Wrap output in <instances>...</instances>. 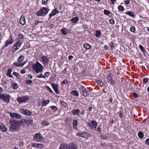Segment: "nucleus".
<instances>
[{"label": "nucleus", "instance_id": "49530a36", "mask_svg": "<svg viewBox=\"0 0 149 149\" xmlns=\"http://www.w3.org/2000/svg\"><path fill=\"white\" fill-rule=\"evenodd\" d=\"M46 87L47 88V90L49 92L51 93H53V92L49 87L48 86H46Z\"/></svg>", "mask_w": 149, "mask_h": 149}, {"label": "nucleus", "instance_id": "680f3d73", "mask_svg": "<svg viewBox=\"0 0 149 149\" xmlns=\"http://www.w3.org/2000/svg\"><path fill=\"white\" fill-rule=\"evenodd\" d=\"M73 56L72 55H70L68 57V59L69 61H71L73 58Z\"/></svg>", "mask_w": 149, "mask_h": 149}, {"label": "nucleus", "instance_id": "ea45409f", "mask_svg": "<svg viewBox=\"0 0 149 149\" xmlns=\"http://www.w3.org/2000/svg\"><path fill=\"white\" fill-rule=\"evenodd\" d=\"M104 14L107 15H109L111 13V12L106 9H105L104 10Z\"/></svg>", "mask_w": 149, "mask_h": 149}, {"label": "nucleus", "instance_id": "052dcab7", "mask_svg": "<svg viewBox=\"0 0 149 149\" xmlns=\"http://www.w3.org/2000/svg\"><path fill=\"white\" fill-rule=\"evenodd\" d=\"M19 38L21 39H23L24 38V37L23 35L22 34H19L18 35Z\"/></svg>", "mask_w": 149, "mask_h": 149}, {"label": "nucleus", "instance_id": "7ed1b4c3", "mask_svg": "<svg viewBox=\"0 0 149 149\" xmlns=\"http://www.w3.org/2000/svg\"><path fill=\"white\" fill-rule=\"evenodd\" d=\"M29 99V96L27 95H26L17 97V100L19 104H22L23 103L27 102Z\"/></svg>", "mask_w": 149, "mask_h": 149}, {"label": "nucleus", "instance_id": "5701e85b", "mask_svg": "<svg viewBox=\"0 0 149 149\" xmlns=\"http://www.w3.org/2000/svg\"><path fill=\"white\" fill-rule=\"evenodd\" d=\"M0 129L3 132H6L7 130V127L3 124H2L0 125Z\"/></svg>", "mask_w": 149, "mask_h": 149}, {"label": "nucleus", "instance_id": "338daca9", "mask_svg": "<svg viewBox=\"0 0 149 149\" xmlns=\"http://www.w3.org/2000/svg\"><path fill=\"white\" fill-rule=\"evenodd\" d=\"M145 143L149 146V139H147L146 140Z\"/></svg>", "mask_w": 149, "mask_h": 149}, {"label": "nucleus", "instance_id": "e2e57ef3", "mask_svg": "<svg viewBox=\"0 0 149 149\" xmlns=\"http://www.w3.org/2000/svg\"><path fill=\"white\" fill-rule=\"evenodd\" d=\"M123 113L122 112H120L119 116L121 118H123Z\"/></svg>", "mask_w": 149, "mask_h": 149}, {"label": "nucleus", "instance_id": "72a5a7b5", "mask_svg": "<svg viewBox=\"0 0 149 149\" xmlns=\"http://www.w3.org/2000/svg\"><path fill=\"white\" fill-rule=\"evenodd\" d=\"M12 86L14 89H16L18 88V85L16 83H13L12 85Z\"/></svg>", "mask_w": 149, "mask_h": 149}, {"label": "nucleus", "instance_id": "774afa93", "mask_svg": "<svg viewBox=\"0 0 149 149\" xmlns=\"http://www.w3.org/2000/svg\"><path fill=\"white\" fill-rule=\"evenodd\" d=\"M125 3L127 5H128L130 3V2L129 0H126L125 1Z\"/></svg>", "mask_w": 149, "mask_h": 149}, {"label": "nucleus", "instance_id": "bb28decb", "mask_svg": "<svg viewBox=\"0 0 149 149\" xmlns=\"http://www.w3.org/2000/svg\"><path fill=\"white\" fill-rule=\"evenodd\" d=\"M24 59V57L23 55L20 56L17 59L18 61L21 63L23 61Z\"/></svg>", "mask_w": 149, "mask_h": 149}, {"label": "nucleus", "instance_id": "473e14b6", "mask_svg": "<svg viewBox=\"0 0 149 149\" xmlns=\"http://www.w3.org/2000/svg\"><path fill=\"white\" fill-rule=\"evenodd\" d=\"M71 94H72L73 95H74L76 96H79V93L76 90L72 91H71Z\"/></svg>", "mask_w": 149, "mask_h": 149}, {"label": "nucleus", "instance_id": "393cba45", "mask_svg": "<svg viewBox=\"0 0 149 149\" xmlns=\"http://www.w3.org/2000/svg\"><path fill=\"white\" fill-rule=\"evenodd\" d=\"M59 149H68V145L61 144Z\"/></svg>", "mask_w": 149, "mask_h": 149}, {"label": "nucleus", "instance_id": "6e6d98bb", "mask_svg": "<svg viewBox=\"0 0 149 149\" xmlns=\"http://www.w3.org/2000/svg\"><path fill=\"white\" fill-rule=\"evenodd\" d=\"M36 77L39 78H43L45 79L44 75H43L42 73L40 74V75H38Z\"/></svg>", "mask_w": 149, "mask_h": 149}, {"label": "nucleus", "instance_id": "8fccbe9b", "mask_svg": "<svg viewBox=\"0 0 149 149\" xmlns=\"http://www.w3.org/2000/svg\"><path fill=\"white\" fill-rule=\"evenodd\" d=\"M52 12L53 13L54 15H55L56 14L58 13V11L57 9H55L54 10H53L52 11Z\"/></svg>", "mask_w": 149, "mask_h": 149}, {"label": "nucleus", "instance_id": "4d7b16f0", "mask_svg": "<svg viewBox=\"0 0 149 149\" xmlns=\"http://www.w3.org/2000/svg\"><path fill=\"white\" fill-rule=\"evenodd\" d=\"M132 95L135 98H137L138 97V94L135 92L133 93Z\"/></svg>", "mask_w": 149, "mask_h": 149}, {"label": "nucleus", "instance_id": "5fc2aeb1", "mask_svg": "<svg viewBox=\"0 0 149 149\" xmlns=\"http://www.w3.org/2000/svg\"><path fill=\"white\" fill-rule=\"evenodd\" d=\"M109 46L111 49H112L114 47V43L113 42L111 41L109 42Z\"/></svg>", "mask_w": 149, "mask_h": 149}, {"label": "nucleus", "instance_id": "a211bd4d", "mask_svg": "<svg viewBox=\"0 0 149 149\" xmlns=\"http://www.w3.org/2000/svg\"><path fill=\"white\" fill-rule=\"evenodd\" d=\"M19 23L22 25H24L25 24L26 21L24 16H22L20 18Z\"/></svg>", "mask_w": 149, "mask_h": 149}, {"label": "nucleus", "instance_id": "c9c22d12", "mask_svg": "<svg viewBox=\"0 0 149 149\" xmlns=\"http://www.w3.org/2000/svg\"><path fill=\"white\" fill-rule=\"evenodd\" d=\"M79 88L81 90L82 92L84 91L86 89L85 87L82 85H80L79 86Z\"/></svg>", "mask_w": 149, "mask_h": 149}, {"label": "nucleus", "instance_id": "6e6552de", "mask_svg": "<svg viewBox=\"0 0 149 149\" xmlns=\"http://www.w3.org/2000/svg\"><path fill=\"white\" fill-rule=\"evenodd\" d=\"M19 112L24 115L30 116L32 114V112L28 109H21L19 110Z\"/></svg>", "mask_w": 149, "mask_h": 149}, {"label": "nucleus", "instance_id": "0eeeda50", "mask_svg": "<svg viewBox=\"0 0 149 149\" xmlns=\"http://www.w3.org/2000/svg\"><path fill=\"white\" fill-rule=\"evenodd\" d=\"M87 125L91 130H93L94 128L95 129L96 128L98 124L96 121L93 120L91 122V123H88Z\"/></svg>", "mask_w": 149, "mask_h": 149}, {"label": "nucleus", "instance_id": "c03bdc74", "mask_svg": "<svg viewBox=\"0 0 149 149\" xmlns=\"http://www.w3.org/2000/svg\"><path fill=\"white\" fill-rule=\"evenodd\" d=\"M19 49V48L16 47V45H14L13 47V51L14 52H15Z\"/></svg>", "mask_w": 149, "mask_h": 149}, {"label": "nucleus", "instance_id": "dca6fc26", "mask_svg": "<svg viewBox=\"0 0 149 149\" xmlns=\"http://www.w3.org/2000/svg\"><path fill=\"white\" fill-rule=\"evenodd\" d=\"M15 40L17 42H15L14 45H16V47L20 48L22 45V42L18 38L16 39Z\"/></svg>", "mask_w": 149, "mask_h": 149}, {"label": "nucleus", "instance_id": "4468645a", "mask_svg": "<svg viewBox=\"0 0 149 149\" xmlns=\"http://www.w3.org/2000/svg\"><path fill=\"white\" fill-rule=\"evenodd\" d=\"M61 32L63 35H66L70 33V31L65 28H63L61 30Z\"/></svg>", "mask_w": 149, "mask_h": 149}, {"label": "nucleus", "instance_id": "cd10ccee", "mask_svg": "<svg viewBox=\"0 0 149 149\" xmlns=\"http://www.w3.org/2000/svg\"><path fill=\"white\" fill-rule=\"evenodd\" d=\"M83 47L87 49H89L91 47V46L89 44L87 43L84 44Z\"/></svg>", "mask_w": 149, "mask_h": 149}, {"label": "nucleus", "instance_id": "37998d69", "mask_svg": "<svg viewBox=\"0 0 149 149\" xmlns=\"http://www.w3.org/2000/svg\"><path fill=\"white\" fill-rule=\"evenodd\" d=\"M50 74V73L49 72H46L44 74L45 79L46 77L48 78Z\"/></svg>", "mask_w": 149, "mask_h": 149}, {"label": "nucleus", "instance_id": "f8f14e48", "mask_svg": "<svg viewBox=\"0 0 149 149\" xmlns=\"http://www.w3.org/2000/svg\"><path fill=\"white\" fill-rule=\"evenodd\" d=\"M53 88L57 94H59V91L58 89V86L55 84L52 83L51 84Z\"/></svg>", "mask_w": 149, "mask_h": 149}, {"label": "nucleus", "instance_id": "7c9ffc66", "mask_svg": "<svg viewBox=\"0 0 149 149\" xmlns=\"http://www.w3.org/2000/svg\"><path fill=\"white\" fill-rule=\"evenodd\" d=\"M12 71V70L11 69H8L7 75L8 76H9L10 77L12 78L13 76L11 75V73Z\"/></svg>", "mask_w": 149, "mask_h": 149}, {"label": "nucleus", "instance_id": "09e8293b", "mask_svg": "<svg viewBox=\"0 0 149 149\" xmlns=\"http://www.w3.org/2000/svg\"><path fill=\"white\" fill-rule=\"evenodd\" d=\"M148 80L147 78H145L143 79V82L144 84H146L148 83Z\"/></svg>", "mask_w": 149, "mask_h": 149}, {"label": "nucleus", "instance_id": "2eb2a0df", "mask_svg": "<svg viewBox=\"0 0 149 149\" xmlns=\"http://www.w3.org/2000/svg\"><path fill=\"white\" fill-rule=\"evenodd\" d=\"M108 82L111 84H115V81L113 80L112 76L111 74L109 75L107 77Z\"/></svg>", "mask_w": 149, "mask_h": 149}, {"label": "nucleus", "instance_id": "6ab92c4d", "mask_svg": "<svg viewBox=\"0 0 149 149\" xmlns=\"http://www.w3.org/2000/svg\"><path fill=\"white\" fill-rule=\"evenodd\" d=\"M80 111L79 109H75L73 110V114L74 116H79L80 115Z\"/></svg>", "mask_w": 149, "mask_h": 149}, {"label": "nucleus", "instance_id": "4be33fe9", "mask_svg": "<svg viewBox=\"0 0 149 149\" xmlns=\"http://www.w3.org/2000/svg\"><path fill=\"white\" fill-rule=\"evenodd\" d=\"M50 102V100L49 99L45 100L43 99L42 101V106H45L48 104Z\"/></svg>", "mask_w": 149, "mask_h": 149}, {"label": "nucleus", "instance_id": "f257e3e1", "mask_svg": "<svg viewBox=\"0 0 149 149\" xmlns=\"http://www.w3.org/2000/svg\"><path fill=\"white\" fill-rule=\"evenodd\" d=\"M23 121L21 120L19 121L11 119L10 120V125L9 130L12 132H15L17 131L21 124H22Z\"/></svg>", "mask_w": 149, "mask_h": 149}, {"label": "nucleus", "instance_id": "9d476101", "mask_svg": "<svg viewBox=\"0 0 149 149\" xmlns=\"http://www.w3.org/2000/svg\"><path fill=\"white\" fill-rule=\"evenodd\" d=\"M9 113L10 116L12 118H16L18 119H20L22 118V116L19 114L12 112H9Z\"/></svg>", "mask_w": 149, "mask_h": 149}, {"label": "nucleus", "instance_id": "2f4dec72", "mask_svg": "<svg viewBox=\"0 0 149 149\" xmlns=\"http://www.w3.org/2000/svg\"><path fill=\"white\" fill-rule=\"evenodd\" d=\"M82 93H83V95L85 97H87L88 95H89V93L87 92V89L85 90V91H82Z\"/></svg>", "mask_w": 149, "mask_h": 149}, {"label": "nucleus", "instance_id": "69168bd1", "mask_svg": "<svg viewBox=\"0 0 149 149\" xmlns=\"http://www.w3.org/2000/svg\"><path fill=\"white\" fill-rule=\"evenodd\" d=\"M61 103L63 106H66V103L65 102L62 101H61Z\"/></svg>", "mask_w": 149, "mask_h": 149}, {"label": "nucleus", "instance_id": "a18cd8bd", "mask_svg": "<svg viewBox=\"0 0 149 149\" xmlns=\"http://www.w3.org/2000/svg\"><path fill=\"white\" fill-rule=\"evenodd\" d=\"M100 137L103 140H107L108 139V138L105 135H101Z\"/></svg>", "mask_w": 149, "mask_h": 149}, {"label": "nucleus", "instance_id": "1a4fd4ad", "mask_svg": "<svg viewBox=\"0 0 149 149\" xmlns=\"http://www.w3.org/2000/svg\"><path fill=\"white\" fill-rule=\"evenodd\" d=\"M43 139L41 134L38 133L35 134L33 136V139L36 142L40 141L43 140Z\"/></svg>", "mask_w": 149, "mask_h": 149}, {"label": "nucleus", "instance_id": "f704fd0d", "mask_svg": "<svg viewBox=\"0 0 149 149\" xmlns=\"http://www.w3.org/2000/svg\"><path fill=\"white\" fill-rule=\"evenodd\" d=\"M14 64L15 66L17 67H22L23 66V65L22 64L20 63L18 61L15 62Z\"/></svg>", "mask_w": 149, "mask_h": 149}, {"label": "nucleus", "instance_id": "412c9836", "mask_svg": "<svg viewBox=\"0 0 149 149\" xmlns=\"http://www.w3.org/2000/svg\"><path fill=\"white\" fill-rule=\"evenodd\" d=\"M32 146L33 147L41 148L43 147V145L38 143H35L33 144Z\"/></svg>", "mask_w": 149, "mask_h": 149}, {"label": "nucleus", "instance_id": "4c0bfd02", "mask_svg": "<svg viewBox=\"0 0 149 149\" xmlns=\"http://www.w3.org/2000/svg\"><path fill=\"white\" fill-rule=\"evenodd\" d=\"M138 136L141 139L143 137V133L141 132H139L138 133Z\"/></svg>", "mask_w": 149, "mask_h": 149}, {"label": "nucleus", "instance_id": "aec40b11", "mask_svg": "<svg viewBox=\"0 0 149 149\" xmlns=\"http://www.w3.org/2000/svg\"><path fill=\"white\" fill-rule=\"evenodd\" d=\"M95 81L100 84L101 87H102L104 86V84L102 79L99 78L97 79Z\"/></svg>", "mask_w": 149, "mask_h": 149}, {"label": "nucleus", "instance_id": "e433bc0d", "mask_svg": "<svg viewBox=\"0 0 149 149\" xmlns=\"http://www.w3.org/2000/svg\"><path fill=\"white\" fill-rule=\"evenodd\" d=\"M96 131L101 134L102 133L101 129V125H99L96 130Z\"/></svg>", "mask_w": 149, "mask_h": 149}, {"label": "nucleus", "instance_id": "603ef678", "mask_svg": "<svg viewBox=\"0 0 149 149\" xmlns=\"http://www.w3.org/2000/svg\"><path fill=\"white\" fill-rule=\"evenodd\" d=\"M139 48L141 50L142 52H145V49L144 47L142 45H140L139 46Z\"/></svg>", "mask_w": 149, "mask_h": 149}, {"label": "nucleus", "instance_id": "13d9d810", "mask_svg": "<svg viewBox=\"0 0 149 149\" xmlns=\"http://www.w3.org/2000/svg\"><path fill=\"white\" fill-rule=\"evenodd\" d=\"M109 22L111 24H114L115 23V21L113 19H111L109 20Z\"/></svg>", "mask_w": 149, "mask_h": 149}, {"label": "nucleus", "instance_id": "9b49d317", "mask_svg": "<svg viewBox=\"0 0 149 149\" xmlns=\"http://www.w3.org/2000/svg\"><path fill=\"white\" fill-rule=\"evenodd\" d=\"M41 61L44 66H46L49 60L46 56H43L41 58Z\"/></svg>", "mask_w": 149, "mask_h": 149}, {"label": "nucleus", "instance_id": "423d86ee", "mask_svg": "<svg viewBox=\"0 0 149 149\" xmlns=\"http://www.w3.org/2000/svg\"><path fill=\"white\" fill-rule=\"evenodd\" d=\"M14 42V40L12 36L10 35L8 39L6 40V43L3 47V49H4L8 45H11Z\"/></svg>", "mask_w": 149, "mask_h": 149}, {"label": "nucleus", "instance_id": "a19ab883", "mask_svg": "<svg viewBox=\"0 0 149 149\" xmlns=\"http://www.w3.org/2000/svg\"><path fill=\"white\" fill-rule=\"evenodd\" d=\"M26 84L28 85H30L33 83L32 81L31 80L28 79L25 81Z\"/></svg>", "mask_w": 149, "mask_h": 149}, {"label": "nucleus", "instance_id": "58836bf2", "mask_svg": "<svg viewBox=\"0 0 149 149\" xmlns=\"http://www.w3.org/2000/svg\"><path fill=\"white\" fill-rule=\"evenodd\" d=\"M101 35V32L100 31L97 30L96 31L95 36L97 37H99Z\"/></svg>", "mask_w": 149, "mask_h": 149}, {"label": "nucleus", "instance_id": "b1692460", "mask_svg": "<svg viewBox=\"0 0 149 149\" xmlns=\"http://www.w3.org/2000/svg\"><path fill=\"white\" fill-rule=\"evenodd\" d=\"M77 135L78 136L80 137L86 138V136L87 135V134L85 132L78 133L77 134Z\"/></svg>", "mask_w": 149, "mask_h": 149}, {"label": "nucleus", "instance_id": "f3484780", "mask_svg": "<svg viewBox=\"0 0 149 149\" xmlns=\"http://www.w3.org/2000/svg\"><path fill=\"white\" fill-rule=\"evenodd\" d=\"M23 122L22 124H24L25 123L29 124V125H32L33 123V120H27L26 119H21Z\"/></svg>", "mask_w": 149, "mask_h": 149}, {"label": "nucleus", "instance_id": "de8ad7c7", "mask_svg": "<svg viewBox=\"0 0 149 149\" xmlns=\"http://www.w3.org/2000/svg\"><path fill=\"white\" fill-rule=\"evenodd\" d=\"M118 8L119 10L121 11H123L124 10V8L123 6L120 5L118 6Z\"/></svg>", "mask_w": 149, "mask_h": 149}, {"label": "nucleus", "instance_id": "bf43d9fd", "mask_svg": "<svg viewBox=\"0 0 149 149\" xmlns=\"http://www.w3.org/2000/svg\"><path fill=\"white\" fill-rule=\"evenodd\" d=\"M13 75H15L17 78H19V75L16 72H14L13 73Z\"/></svg>", "mask_w": 149, "mask_h": 149}, {"label": "nucleus", "instance_id": "f03ea898", "mask_svg": "<svg viewBox=\"0 0 149 149\" xmlns=\"http://www.w3.org/2000/svg\"><path fill=\"white\" fill-rule=\"evenodd\" d=\"M33 70L35 71L36 74L42 72L44 69V67L39 62L37 61L35 64L32 65Z\"/></svg>", "mask_w": 149, "mask_h": 149}, {"label": "nucleus", "instance_id": "0e129e2a", "mask_svg": "<svg viewBox=\"0 0 149 149\" xmlns=\"http://www.w3.org/2000/svg\"><path fill=\"white\" fill-rule=\"evenodd\" d=\"M48 0H42V4H45L47 3Z\"/></svg>", "mask_w": 149, "mask_h": 149}, {"label": "nucleus", "instance_id": "39448f33", "mask_svg": "<svg viewBox=\"0 0 149 149\" xmlns=\"http://www.w3.org/2000/svg\"><path fill=\"white\" fill-rule=\"evenodd\" d=\"M0 99L4 101V102L8 103L10 101V96L7 94L1 93L0 94Z\"/></svg>", "mask_w": 149, "mask_h": 149}, {"label": "nucleus", "instance_id": "ddd939ff", "mask_svg": "<svg viewBox=\"0 0 149 149\" xmlns=\"http://www.w3.org/2000/svg\"><path fill=\"white\" fill-rule=\"evenodd\" d=\"M68 149H77V147L75 143L72 142L68 145Z\"/></svg>", "mask_w": 149, "mask_h": 149}, {"label": "nucleus", "instance_id": "a878e982", "mask_svg": "<svg viewBox=\"0 0 149 149\" xmlns=\"http://www.w3.org/2000/svg\"><path fill=\"white\" fill-rule=\"evenodd\" d=\"M79 20V18L76 17L72 18L71 19L70 21L72 23H77V22Z\"/></svg>", "mask_w": 149, "mask_h": 149}, {"label": "nucleus", "instance_id": "864d4df0", "mask_svg": "<svg viewBox=\"0 0 149 149\" xmlns=\"http://www.w3.org/2000/svg\"><path fill=\"white\" fill-rule=\"evenodd\" d=\"M130 31L133 32H134L135 31V28L134 26H132L130 28Z\"/></svg>", "mask_w": 149, "mask_h": 149}, {"label": "nucleus", "instance_id": "c756f323", "mask_svg": "<svg viewBox=\"0 0 149 149\" xmlns=\"http://www.w3.org/2000/svg\"><path fill=\"white\" fill-rule=\"evenodd\" d=\"M49 107L53 111L52 112L53 113L55 112L57 110L58 108L57 107L55 106H51Z\"/></svg>", "mask_w": 149, "mask_h": 149}, {"label": "nucleus", "instance_id": "c85d7f7f", "mask_svg": "<svg viewBox=\"0 0 149 149\" xmlns=\"http://www.w3.org/2000/svg\"><path fill=\"white\" fill-rule=\"evenodd\" d=\"M125 13L126 14L130 16V17H133V18H134L135 17V15H134V14L130 11H128Z\"/></svg>", "mask_w": 149, "mask_h": 149}, {"label": "nucleus", "instance_id": "79ce46f5", "mask_svg": "<svg viewBox=\"0 0 149 149\" xmlns=\"http://www.w3.org/2000/svg\"><path fill=\"white\" fill-rule=\"evenodd\" d=\"M49 124V122L47 121H44L42 123V125L43 126H45L48 125Z\"/></svg>", "mask_w": 149, "mask_h": 149}, {"label": "nucleus", "instance_id": "20e7f679", "mask_svg": "<svg viewBox=\"0 0 149 149\" xmlns=\"http://www.w3.org/2000/svg\"><path fill=\"white\" fill-rule=\"evenodd\" d=\"M49 9L48 8L43 7L36 14L38 16H42L46 15L48 13Z\"/></svg>", "mask_w": 149, "mask_h": 149}, {"label": "nucleus", "instance_id": "3c124183", "mask_svg": "<svg viewBox=\"0 0 149 149\" xmlns=\"http://www.w3.org/2000/svg\"><path fill=\"white\" fill-rule=\"evenodd\" d=\"M77 120H73L72 124L74 126H76L77 125Z\"/></svg>", "mask_w": 149, "mask_h": 149}]
</instances>
